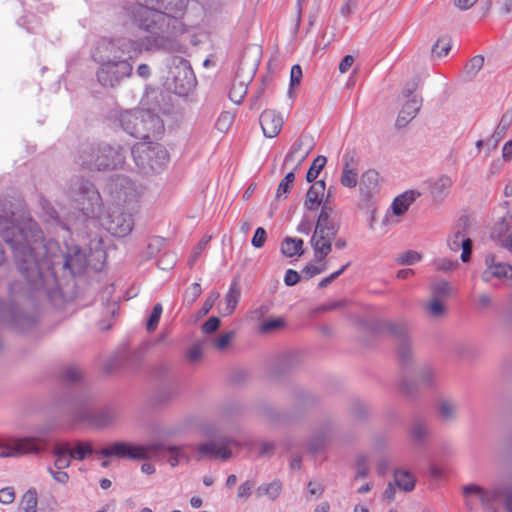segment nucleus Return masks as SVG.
I'll list each match as a JSON object with an SVG mask.
<instances>
[{
	"label": "nucleus",
	"mask_w": 512,
	"mask_h": 512,
	"mask_svg": "<svg viewBox=\"0 0 512 512\" xmlns=\"http://www.w3.org/2000/svg\"><path fill=\"white\" fill-rule=\"evenodd\" d=\"M82 378V371L78 367H68L63 372V379L68 383H76Z\"/></svg>",
	"instance_id": "52"
},
{
	"label": "nucleus",
	"mask_w": 512,
	"mask_h": 512,
	"mask_svg": "<svg viewBox=\"0 0 512 512\" xmlns=\"http://www.w3.org/2000/svg\"><path fill=\"white\" fill-rule=\"evenodd\" d=\"M452 48L451 40L448 37H442L432 47V53L437 57L446 56Z\"/></svg>",
	"instance_id": "43"
},
{
	"label": "nucleus",
	"mask_w": 512,
	"mask_h": 512,
	"mask_svg": "<svg viewBox=\"0 0 512 512\" xmlns=\"http://www.w3.org/2000/svg\"><path fill=\"white\" fill-rule=\"evenodd\" d=\"M173 64H175L177 69H179V74H183V80H181L179 76H174L176 85L180 87L178 93H187L195 86L193 70L191 69L189 62L181 57H174Z\"/></svg>",
	"instance_id": "18"
},
{
	"label": "nucleus",
	"mask_w": 512,
	"mask_h": 512,
	"mask_svg": "<svg viewBox=\"0 0 512 512\" xmlns=\"http://www.w3.org/2000/svg\"><path fill=\"white\" fill-rule=\"evenodd\" d=\"M394 480L396 485L406 491L410 492L415 487V478L414 476L407 470L397 469L394 472Z\"/></svg>",
	"instance_id": "33"
},
{
	"label": "nucleus",
	"mask_w": 512,
	"mask_h": 512,
	"mask_svg": "<svg viewBox=\"0 0 512 512\" xmlns=\"http://www.w3.org/2000/svg\"><path fill=\"white\" fill-rule=\"evenodd\" d=\"M94 453V448L90 442L76 441L71 447L70 457L74 460L82 461Z\"/></svg>",
	"instance_id": "34"
},
{
	"label": "nucleus",
	"mask_w": 512,
	"mask_h": 512,
	"mask_svg": "<svg viewBox=\"0 0 512 512\" xmlns=\"http://www.w3.org/2000/svg\"><path fill=\"white\" fill-rule=\"evenodd\" d=\"M282 491V483L279 480H274L271 483L260 485L256 489V496L261 497L266 495L271 500H276Z\"/></svg>",
	"instance_id": "35"
},
{
	"label": "nucleus",
	"mask_w": 512,
	"mask_h": 512,
	"mask_svg": "<svg viewBox=\"0 0 512 512\" xmlns=\"http://www.w3.org/2000/svg\"><path fill=\"white\" fill-rule=\"evenodd\" d=\"M102 256L103 251L100 249L95 248V251L90 249L89 252H87L86 249H82L77 245L66 244L63 267L70 270L74 275L81 274L91 265L93 258H100Z\"/></svg>",
	"instance_id": "12"
},
{
	"label": "nucleus",
	"mask_w": 512,
	"mask_h": 512,
	"mask_svg": "<svg viewBox=\"0 0 512 512\" xmlns=\"http://www.w3.org/2000/svg\"><path fill=\"white\" fill-rule=\"evenodd\" d=\"M71 418L76 423L86 422L102 429L117 424L121 418V412L115 407H105L91 412L86 403L74 402L71 406Z\"/></svg>",
	"instance_id": "8"
},
{
	"label": "nucleus",
	"mask_w": 512,
	"mask_h": 512,
	"mask_svg": "<svg viewBox=\"0 0 512 512\" xmlns=\"http://www.w3.org/2000/svg\"><path fill=\"white\" fill-rule=\"evenodd\" d=\"M389 333L398 341V353L401 358L406 359L412 352L411 342L408 338V326L404 322H389L385 325Z\"/></svg>",
	"instance_id": "14"
},
{
	"label": "nucleus",
	"mask_w": 512,
	"mask_h": 512,
	"mask_svg": "<svg viewBox=\"0 0 512 512\" xmlns=\"http://www.w3.org/2000/svg\"><path fill=\"white\" fill-rule=\"evenodd\" d=\"M422 256L420 253L416 251H405L403 253H400L396 257V262L399 265H413L421 260Z\"/></svg>",
	"instance_id": "44"
},
{
	"label": "nucleus",
	"mask_w": 512,
	"mask_h": 512,
	"mask_svg": "<svg viewBox=\"0 0 512 512\" xmlns=\"http://www.w3.org/2000/svg\"><path fill=\"white\" fill-rule=\"evenodd\" d=\"M485 265L486 269L481 275L484 282H490L493 278L512 279V266L503 262H495V257L493 255H487L485 257Z\"/></svg>",
	"instance_id": "17"
},
{
	"label": "nucleus",
	"mask_w": 512,
	"mask_h": 512,
	"mask_svg": "<svg viewBox=\"0 0 512 512\" xmlns=\"http://www.w3.org/2000/svg\"><path fill=\"white\" fill-rule=\"evenodd\" d=\"M422 106V99L418 95L412 96L408 99L398 114L396 125L398 127H405L412 119L416 117Z\"/></svg>",
	"instance_id": "21"
},
{
	"label": "nucleus",
	"mask_w": 512,
	"mask_h": 512,
	"mask_svg": "<svg viewBox=\"0 0 512 512\" xmlns=\"http://www.w3.org/2000/svg\"><path fill=\"white\" fill-rule=\"evenodd\" d=\"M379 188V173L375 170L364 172L360 180V194L364 199H370Z\"/></svg>",
	"instance_id": "23"
},
{
	"label": "nucleus",
	"mask_w": 512,
	"mask_h": 512,
	"mask_svg": "<svg viewBox=\"0 0 512 512\" xmlns=\"http://www.w3.org/2000/svg\"><path fill=\"white\" fill-rule=\"evenodd\" d=\"M15 499V491L13 487H4L0 489V503L8 505Z\"/></svg>",
	"instance_id": "58"
},
{
	"label": "nucleus",
	"mask_w": 512,
	"mask_h": 512,
	"mask_svg": "<svg viewBox=\"0 0 512 512\" xmlns=\"http://www.w3.org/2000/svg\"><path fill=\"white\" fill-rule=\"evenodd\" d=\"M263 135L267 138L276 137L284 124L282 115L273 109L264 110L259 118Z\"/></svg>",
	"instance_id": "15"
},
{
	"label": "nucleus",
	"mask_w": 512,
	"mask_h": 512,
	"mask_svg": "<svg viewBox=\"0 0 512 512\" xmlns=\"http://www.w3.org/2000/svg\"><path fill=\"white\" fill-rule=\"evenodd\" d=\"M110 204L136 211L140 198L139 188L126 176L117 175L109 184Z\"/></svg>",
	"instance_id": "10"
},
{
	"label": "nucleus",
	"mask_w": 512,
	"mask_h": 512,
	"mask_svg": "<svg viewBox=\"0 0 512 512\" xmlns=\"http://www.w3.org/2000/svg\"><path fill=\"white\" fill-rule=\"evenodd\" d=\"M193 451V445H167L165 452L168 453L167 462L171 467L178 466L181 462H189L193 457L190 452Z\"/></svg>",
	"instance_id": "22"
},
{
	"label": "nucleus",
	"mask_w": 512,
	"mask_h": 512,
	"mask_svg": "<svg viewBox=\"0 0 512 512\" xmlns=\"http://www.w3.org/2000/svg\"><path fill=\"white\" fill-rule=\"evenodd\" d=\"M421 196V193L417 190H407L402 194L398 195L392 202L391 208L396 216L403 215L410 205Z\"/></svg>",
	"instance_id": "25"
},
{
	"label": "nucleus",
	"mask_w": 512,
	"mask_h": 512,
	"mask_svg": "<svg viewBox=\"0 0 512 512\" xmlns=\"http://www.w3.org/2000/svg\"><path fill=\"white\" fill-rule=\"evenodd\" d=\"M435 268L439 271L449 272L454 270L458 266L457 261H452L447 258H440L434 262Z\"/></svg>",
	"instance_id": "53"
},
{
	"label": "nucleus",
	"mask_w": 512,
	"mask_h": 512,
	"mask_svg": "<svg viewBox=\"0 0 512 512\" xmlns=\"http://www.w3.org/2000/svg\"><path fill=\"white\" fill-rule=\"evenodd\" d=\"M71 447L68 443H58L52 450V455L57 456H70Z\"/></svg>",
	"instance_id": "59"
},
{
	"label": "nucleus",
	"mask_w": 512,
	"mask_h": 512,
	"mask_svg": "<svg viewBox=\"0 0 512 512\" xmlns=\"http://www.w3.org/2000/svg\"><path fill=\"white\" fill-rule=\"evenodd\" d=\"M201 292H202V289H201V286L199 283L195 282V283L191 284L190 287L188 288V290L186 291V295H185L188 303L193 304L198 299Z\"/></svg>",
	"instance_id": "55"
},
{
	"label": "nucleus",
	"mask_w": 512,
	"mask_h": 512,
	"mask_svg": "<svg viewBox=\"0 0 512 512\" xmlns=\"http://www.w3.org/2000/svg\"><path fill=\"white\" fill-rule=\"evenodd\" d=\"M311 151L309 139L305 136L299 137L291 146L289 152L285 156L284 164L292 165L293 170L300 167Z\"/></svg>",
	"instance_id": "16"
},
{
	"label": "nucleus",
	"mask_w": 512,
	"mask_h": 512,
	"mask_svg": "<svg viewBox=\"0 0 512 512\" xmlns=\"http://www.w3.org/2000/svg\"><path fill=\"white\" fill-rule=\"evenodd\" d=\"M69 197L87 218L97 220L113 236L125 237L133 230L136 211L113 205L104 209L100 193L89 181L82 178L73 180Z\"/></svg>",
	"instance_id": "2"
},
{
	"label": "nucleus",
	"mask_w": 512,
	"mask_h": 512,
	"mask_svg": "<svg viewBox=\"0 0 512 512\" xmlns=\"http://www.w3.org/2000/svg\"><path fill=\"white\" fill-rule=\"evenodd\" d=\"M98 454L102 457H114L125 460H148L145 447L128 441H115L104 447Z\"/></svg>",
	"instance_id": "13"
},
{
	"label": "nucleus",
	"mask_w": 512,
	"mask_h": 512,
	"mask_svg": "<svg viewBox=\"0 0 512 512\" xmlns=\"http://www.w3.org/2000/svg\"><path fill=\"white\" fill-rule=\"evenodd\" d=\"M511 228L510 220L502 218L493 227L491 236L498 239L500 242L509 235Z\"/></svg>",
	"instance_id": "39"
},
{
	"label": "nucleus",
	"mask_w": 512,
	"mask_h": 512,
	"mask_svg": "<svg viewBox=\"0 0 512 512\" xmlns=\"http://www.w3.org/2000/svg\"><path fill=\"white\" fill-rule=\"evenodd\" d=\"M484 64V58L481 55L474 56L466 65V72L470 76L476 75Z\"/></svg>",
	"instance_id": "48"
},
{
	"label": "nucleus",
	"mask_w": 512,
	"mask_h": 512,
	"mask_svg": "<svg viewBox=\"0 0 512 512\" xmlns=\"http://www.w3.org/2000/svg\"><path fill=\"white\" fill-rule=\"evenodd\" d=\"M303 244L300 238L286 237L281 244V252L286 257L300 256L303 254Z\"/></svg>",
	"instance_id": "31"
},
{
	"label": "nucleus",
	"mask_w": 512,
	"mask_h": 512,
	"mask_svg": "<svg viewBox=\"0 0 512 512\" xmlns=\"http://www.w3.org/2000/svg\"><path fill=\"white\" fill-rule=\"evenodd\" d=\"M343 171L340 178V183L342 186L347 188H354L358 183V173L356 167L354 165V159L351 154H344L343 156Z\"/></svg>",
	"instance_id": "24"
},
{
	"label": "nucleus",
	"mask_w": 512,
	"mask_h": 512,
	"mask_svg": "<svg viewBox=\"0 0 512 512\" xmlns=\"http://www.w3.org/2000/svg\"><path fill=\"white\" fill-rule=\"evenodd\" d=\"M437 378V369L431 365H423L416 373V383L421 386L432 385Z\"/></svg>",
	"instance_id": "32"
},
{
	"label": "nucleus",
	"mask_w": 512,
	"mask_h": 512,
	"mask_svg": "<svg viewBox=\"0 0 512 512\" xmlns=\"http://www.w3.org/2000/svg\"><path fill=\"white\" fill-rule=\"evenodd\" d=\"M462 495L469 512L477 510L478 502L484 512H499L505 492L500 486L487 489L477 484H468L462 487Z\"/></svg>",
	"instance_id": "7"
},
{
	"label": "nucleus",
	"mask_w": 512,
	"mask_h": 512,
	"mask_svg": "<svg viewBox=\"0 0 512 512\" xmlns=\"http://www.w3.org/2000/svg\"><path fill=\"white\" fill-rule=\"evenodd\" d=\"M327 163V158L325 156H317L314 161L312 162V165L310 166L306 179L308 182H313L316 180V178L319 176V173L324 168V166Z\"/></svg>",
	"instance_id": "40"
},
{
	"label": "nucleus",
	"mask_w": 512,
	"mask_h": 512,
	"mask_svg": "<svg viewBox=\"0 0 512 512\" xmlns=\"http://www.w3.org/2000/svg\"><path fill=\"white\" fill-rule=\"evenodd\" d=\"M118 121L124 131L139 139H146L150 134L162 129L161 119L149 110L122 111L119 113Z\"/></svg>",
	"instance_id": "6"
},
{
	"label": "nucleus",
	"mask_w": 512,
	"mask_h": 512,
	"mask_svg": "<svg viewBox=\"0 0 512 512\" xmlns=\"http://www.w3.org/2000/svg\"><path fill=\"white\" fill-rule=\"evenodd\" d=\"M230 445L241 446V443L231 437H218L215 440H208L198 445H193V458L200 461L204 458L228 460L232 456Z\"/></svg>",
	"instance_id": "11"
},
{
	"label": "nucleus",
	"mask_w": 512,
	"mask_h": 512,
	"mask_svg": "<svg viewBox=\"0 0 512 512\" xmlns=\"http://www.w3.org/2000/svg\"><path fill=\"white\" fill-rule=\"evenodd\" d=\"M240 296L241 289L238 282L235 280L230 284L228 292L224 297L225 307L221 312L223 316H229L234 312L237 304L239 303Z\"/></svg>",
	"instance_id": "29"
},
{
	"label": "nucleus",
	"mask_w": 512,
	"mask_h": 512,
	"mask_svg": "<svg viewBox=\"0 0 512 512\" xmlns=\"http://www.w3.org/2000/svg\"><path fill=\"white\" fill-rule=\"evenodd\" d=\"M246 92H247V87L244 84H242V83H239L238 85L234 84L229 92V97L232 102L239 104L242 101Z\"/></svg>",
	"instance_id": "49"
},
{
	"label": "nucleus",
	"mask_w": 512,
	"mask_h": 512,
	"mask_svg": "<svg viewBox=\"0 0 512 512\" xmlns=\"http://www.w3.org/2000/svg\"><path fill=\"white\" fill-rule=\"evenodd\" d=\"M202 353V346L200 344H195L187 351V357L190 361L197 362L202 357Z\"/></svg>",
	"instance_id": "63"
},
{
	"label": "nucleus",
	"mask_w": 512,
	"mask_h": 512,
	"mask_svg": "<svg viewBox=\"0 0 512 512\" xmlns=\"http://www.w3.org/2000/svg\"><path fill=\"white\" fill-rule=\"evenodd\" d=\"M302 76L303 73L301 66L298 64L293 65L290 71V88L288 91L290 97L292 96V88L300 84Z\"/></svg>",
	"instance_id": "50"
},
{
	"label": "nucleus",
	"mask_w": 512,
	"mask_h": 512,
	"mask_svg": "<svg viewBox=\"0 0 512 512\" xmlns=\"http://www.w3.org/2000/svg\"><path fill=\"white\" fill-rule=\"evenodd\" d=\"M47 471L51 477L60 484H66L69 480V475L62 470L55 471L51 467H48Z\"/></svg>",
	"instance_id": "60"
},
{
	"label": "nucleus",
	"mask_w": 512,
	"mask_h": 512,
	"mask_svg": "<svg viewBox=\"0 0 512 512\" xmlns=\"http://www.w3.org/2000/svg\"><path fill=\"white\" fill-rule=\"evenodd\" d=\"M253 487H254L253 481L247 480L244 483H242L238 487V493H237L238 498L247 500L251 495V491H252Z\"/></svg>",
	"instance_id": "57"
},
{
	"label": "nucleus",
	"mask_w": 512,
	"mask_h": 512,
	"mask_svg": "<svg viewBox=\"0 0 512 512\" xmlns=\"http://www.w3.org/2000/svg\"><path fill=\"white\" fill-rule=\"evenodd\" d=\"M452 179L448 175H441L429 182L430 193L434 200L441 201L449 194Z\"/></svg>",
	"instance_id": "26"
},
{
	"label": "nucleus",
	"mask_w": 512,
	"mask_h": 512,
	"mask_svg": "<svg viewBox=\"0 0 512 512\" xmlns=\"http://www.w3.org/2000/svg\"><path fill=\"white\" fill-rule=\"evenodd\" d=\"M307 489H308L309 494L312 496H315V497H320L324 492L323 485L321 483L315 482V481H310L307 484Z\"/></svg>",
	"instance_id": "64"
},
{
	"label": "nucleus",
	"mask_w": 512,
	"mask_h": 512,
	"mask_svg": "<svg viewBox=\"0 0 512 512\" xmlns=\"http://www.w3.org/2000/svg\"><path fill=\"white\" fill-rule=\"evenodd\" d=\"M458 404L450 399H441L437 404V412L445 423L454 422L458 417Z\"/></svg>",
	"instance_id": "28"
},
{
	"label": "nucleus",
	"mask_w": 512,
	"mask_h": 512,
	"mask_svg": "<svg viewBox=\"0 0 512 512\" xmlns=\"http://www.w3.org/2000/svg\"><path fill=\"white\" fill-rule=\"evenodd\" d=\"M294 180H295V175H294V170H292L291 172L287 173L286 176L279 183L277 192H276V197L281 198L282 196H284V198H286L285 195L288 193Z\"/></svg>",
	"instance_id": "46"
},
{
	"label": "nucleus",
	"mask_w": 512,
	"mask_h": 512,
	"mask_svg": "<svg viewBox=\"0 0 512 512\" xmlns=\"http://www.w3.org/2000/svg\"><path fill=\"white\" fill-rule=\"evenodd\" d=\"M429 433V428L426 423L422 421H415L410 430L411 437L415 442H422Z\"/></svg>",
	"instance_id": "41"
},
{
	"label": "nucleus",
	"mask_w": 512,
	"mask_h": 512,
	"mask_svg": "<svg viewBox=\"0 0 512 512\" xmlns=\"http://www.w3.org/2000/svg\"><path fill=\"white\" fill-rule=\"evenodd\" d=\"M131 154L140 173L151 175L164 170L169 161L165 147L154 142H139L132 147Z\"/></svg>",
	"instance_id": "5"
},
{
	"label": "nucleus",
	"mask_w": 512,
	"mask_h": 512,
	"mask_svg": "<svg viewBox=\"0 0 512 512\" xmlns=\"http://www.w3.org/2000/svg\"><path fill=\"white\" fill-rule=\"evenodd\" d=\"M431 293L432 297L437 299L448 298L452 293V287L449 282L438 280L431 285Z\"/></svg>",
	"instance_id": "37"
},
{
	"label": "nucleus",
	"mask_w": 512,
	"mask_h": 512,
	"mask_svg": "<svg viewBox=\"0 0 512 512\" xmlns=\"http://www.w3.org/2000/svg\"><path fill=\"white\" fill-rule=\"evenodd\" d=\"M41 206L43 210V218L46 223L63 231L68 230L67 224L60 219L57 211L49 202L43 201L41 202Z\"/></svg>",
	"instance_id": "30"
},
{
	"label": "nucleus",
	"mask_w": 512,
	"mask_h": 512,
	"mask_svg": "<svg viewBox=\"0 0 512 512\" xmlns=\"http://www.w3.org/2000/svg\"><path fill=\"white\" fill-rule=\"evenodd\" d=\"M325 188V182L323 180L316 181L309 188L306 194V209L314 210L321 205L325 193Z\"/></svg>",
	"instance_id": "27"
},
{
	"label": "nucleus",
	"mask_w": 512,
	"mask_h": 512,
	"mask_svg": "<svg viewBox=\"0 0 512 512\" xmlns=\"http://www.w3.org/2000/svg\"><path fill=\"white\" fill-rule=\"evenodd\" d=\"M220 325V320L217 317H210L203 325L202 331L204 333H212L218 329Z\"/></svg>",
	"instance_id": "61"
},
{
	"label": "nucleus",
	"mask_w": 512,
	"mask_h": 512,
	"mask_svg": "<svg viewBox=\"0 0 512 512\" xmlns=\"http://www.w3.org/2000/svg\"><path fill=\"white\" fill-rule=\"evenodd\" d=\"M46 440L40 436L12 437L0 441L1 458H19L25 455H39L46 448Z\"/></svg>",
	"instance_id": "9"
},
{
	"label": "nucleus",
	"mask_w": 512,
	"mask_h": 512,
	"mask_svg": "<svg viewBox=\"0 0 512 512\" xmlns=\"http://www.w3.org/2000/svg\"><path fill=\"white\" fill-rule=\"evenodd\" d=\"M300 281V275L293 269H288L284 276V283L287 286H294Z\"/></svg>",
	"instance_id": "62"
},
{
	"label": "nucleus",
	"mask_w": 512,
	"mask_h": 512,
	"mask_svg": "<svg viewBox=\"0 0 512 512\" xmlns=\"http://www.w3.org/2000/svg\"><path fill=\"white\" fill-rule=\"evenodd\" d=\"M266 237H267V234H266L265 229L262 227H258L254 232V235L251 240V244L255 248H261L266 241Z\"/></svg>",
	"instance_id": "56"
},
{
	"label": "nucleus",
	"mask_w": 512,
	"mask_h": 512,
	"mask_svg": "<svg viewBox=\"0 0 512 512\" xmlns=\"http://www.w3.org/2000/svg\"><path fill=\"white\" fill-rule=\"evenodd\" d=\"M234 336H235L234 331H228V332L220 335L218 338H216L213 342V345L217 350L223 351L230 345Z\"/></svg>",
	"instance_id": "47"
},
{
	"label": "nucleus",
	"mask_w": 512,
	"mask_h": 512,
	"mask_svg": "<svg viewBox=\"0 0 512 512\" xmlns=\"http://www.w3.org/2000/svg\"><path fill=\"white\" fill-rule=\"evenodd\" d=\"M337 430V426L333 421H326L322 423L310 439V449L313 451L321 449L326 443L334 438Z\"/></svg>",
	"instance_id": "19"
},
{
	"label": "nucleus",
	"mask_w": 512,
	"mask_h": 512,
	"mask_svg": "<svg viewBox=\"0 0 512 512\" xmlns=\"http://www.w3.org/2000/svg\"><path fill=\"white\" fill-rule=\"evenodd\" d=\"M284 326V321L281 318H274L264 321L260 326L262 333H269L273 330L279 329Z\"/></svg>",
	"instance_id": "51"
},
{
	"label": "nucleus",
	"mask_w": 512,
	"mask_h": 512,
	"mask_svg": "<svg viewBox=\"0 0 512 512\" xmlns=\"http://www.w3.org/2000/svg\"><path fill=\"white\" fill-rule=\"evenodd\" d=\"M162 311H163V307H162V304L161 303H157L154 307H153V310L147 320V323H146V329L149 331V332H152L154 331L156 328H157V325L159 323V320L161 318V315H162Z\"/></svg>",
	"instance_id": "45"
},
{
	"label": "nucleus",
	"mask_w": 512,
	"mask_h": 512,
	"mask_svg": "<svg viewBox=\"0 0 512 512\" xmlns=\"http://www.w3.org/2000/svg\"><path fill=\"white\" fill-rule=\"evenodd\" d=\"M37 494L34 490H28L24 493L20 501V510L22 512H36Z\"/></svg>",
	"instance_id": "38"
},
{
	"label": "nucleus",
	"mask_w": 512,
	"mask_h": 512,
	"mask_svg": "<svg viewBox=\"0 0 512 512\" xmlns=\"http://www.w3.org/2000/svg\"><path fill=\"white\" fill-rule=\"evenodd\" d=\"M340 229V222L333 207L325 201L318 215L310 245L318 261L324 260L332 251V244Z\"/></svg>",
	"instance_id": "3"
},
{
	"label": "nucleus",
	"mask_w": 512,
	"mask_h": 512,
	"mask_svg": "<svg viewBox=\"0 0 512 512\" xmlns=\"http://www.w3.org/2000/svg\"><path fill=\"white\" fill-rule=\"evenodd\" d=\"M232 122L233 116L229 112H223L216 122V128L221 132H225L228 130Z\"/></svg>",
	"instance_id": "54"
},
{
	"label": "nucleus",
	"mask_w": 512,
	"mask_h": 512,
	"mask_svg": "<svg viewBox=\"0 0 512 512\" xmlns=\"http://www.w3.org/2000/svg\"><path fill=\"white\" fill-rule=\"evenodd\" d=\"M370 457L367 454L361 453L356 456L354 469V480L364 479L369 474Z\"/></svg>",
	"instance_id": "36"
},
{
	"label": "nucleus",
	"mask_w": 512,
	"mask_h": 512,
	"mask_svg": "<svg viewBox=\"0 0 512 512\" xmlns=\"http://www.w3.org/2000/svg\"><path fill=\"white\" fill-rule=\"evenodd\" d=\"M429 316L433 318L442 317L445 314L446 307L440 299L432 297L431 300L425 305Z\"/></svg>",
	"instance_id": "42"
},
{
	"label": "nucleus",
	"mask_w": 512,
	"mask_h": 512,
	"mask_svg": "<svg viewBox=\"0 0 512 512\" xmlns=\"http://www.w3.org/2000/svg\"><path fill=\"white\" fill-rule=\"evenodd\" d=\"M124 160L125 155L120 146L106 143L82 144L77 156L79 165L98 171L117 169L122 166Z\"/></svg>",
	"instance_id": "4"
},
{
	"label": "nucleus",
	"mask_w": 512,
	"mask_h": 512,
	"mask_svg": "<svg viewBox=\"0 0 512 512\" xmlns=\"http://www.w3.org/2000/svg\"><path fill=\"white\" fill-rule=\"evenodd\" d=\"M450 250L457 252L462 249L461 260L468 262L472 251V241L465 233V229H458L447 240Z\"/></svg>",
	"instance_id": "20"
},
{
	"label": "nucleus",
	"mask_w": 512,
	"mask_h": 512,
	"mask_svg": "<svg viewBox=\"0 0 512 512\" xmlns=\"http://www.w3.org/2000/svg\"><path fill=\"white\" fill-rule=\"evenodd\" d=\"M0 235L11 247L21 274L34 293L53 298L59 290L54 273L58 264L57 243H45L43 233L27 214L19 198L0 201Z\"/></svg>",
	"instance_id": "1"
}]
</instances>
